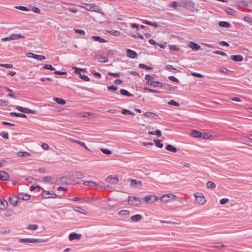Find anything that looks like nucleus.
Here are the masks:
<instances>
[{
  "label": "nucleus",
  "mask_w": 252,
  "mask_h": 252,
  "mask_svg": "<svg viewBox=\"0 0 252 252\" xmlns=\"http://www.w3.org/2000/svg\"><path fill=\"white\" fill-rule=\"evenodd\" d=\"M145 79L147 81L146 85L154 87L163 88L165 84L158 81H154L153 77L149 74H146Z\"/></svg>",
  "instance_id": "nucleus-1"
},
{
  "label": "nucleus",
  "mask_w": 252,
  "mask_h": 252,
  "mask_svg": "<svg viewBox=\"0 0 252 252\" xmlns=\"http://www.w3.org/2000/svg\"><path fill=\"white\" fill-rule=\"evenodd\" d=\"M47 240L37 238H21L19 239V242L25 243H38L45 242Z\"/></svg>",
  "instance_id": "nucleus-2"
},
{
  "label": "nucleus",
  "mask_w": 252,
  "mask_h": 252,
  "mask_svg": "<svg viewBox=\"0 0 252 252\" xmlns=\"http://www.w3.org/2000/svg\"><path fill=\"white\" fill-rule=\"evenodd\" d=\"M128 203L133 206L139 207L141 203L140 199L135 196H129L128 198Z\"/></svg>",
  "instance_id": "nucleus-3"
},
{
  "label": "nucleus",
  "mask_w": 252,
  "mask_h": 252,
  "mask_svg": "<svg viewBox=\"0 0 252 252\" xmlns=\"http://www.w3.org/2000/svg\"><path fill=\"white\" fill-rule=\"evenodd\" d=\"M42 197L45 199L47 198H62L63 197L61 195H58L57 194L55 193H51L49 191L44 190L42 193Z\"/></svg>",
  "instance_id": "nucleus-4"
},
{
  "label": "nucleus",
  "mask_w": 252,
  "mask_h": 252,
  "mask_svg": "<svg viewBox=\"0 0 252 252\" xmlns=\"http://www.w3.org/2000/svg\"><path fill=\"white\" fill-rule=\"evenodd\" d=\"M146 203L151 204L154 203L155 201L159 200V197L155 195L150 194L145 196L144 198Z\"/></svg>",
  "instance_id": "nucleus-5"
},
{
  "label": "nucleus",
  "mask_w": 252,
  "mask_h": 252,
  "mask_svg": "<svg viewBox=\"0 0 252 252\" xmlns=\"http://www.w3.org/2000/svg\"><path fill=\"white\" fill-rule=\"evenodd\" d=\"M196 198V201L200 205H203L206 202V200L204 196L200 193H196L194 194Z\"/></svg>",
  "instance_id": "nucleus-6"
},
{
  "label": "nucleus",
  "mask_w": 252,
  "mask_h": 252,
  "mask_svg": "<svg viewBox=\"0 0 252 252\" xmlns=\"http://www.w3.org/2000/svg\"><path fill=\"white\" fill-rule=\"evenodd\" d=\"M16 108L18 111L23 112L24 113L32 114H35L37 113V111L36 110H31L29 108L23 107L20 106H16Z\"/></svg>",
  "instance_id": "nucleus-7"
},
{
  "label": "nucleus",
  "mask_w": 252,
  "mask_h": 252,
  "mask_svg": "<svg viewBox=\"0 0 252 252\" xmlns=\"http://www.w3.org/2000/svg\"><path fill=\"white\" fill-rule=\"evenodd\" d=\"M26 56L28 58H33L39 61H42L46 59L45 57L44 56L36 55L32 53H27Z\"/></svg>",
  "instance_id": "nucleus-8"
},
{
  "label": "nucleus",
  "mask_w": 252,
  "mask_h": 252,
  "mask_svg": "<svg viewBox=\"0 0 252 252\" xmlns=\"http://www.w3.org/2000/svg\"><path fill=\"white\" fill-rule=\"evenodd\" d=\"M175 197V195L173 194H167L163 195L161 197H159V199L161 202L164 203H167L169 201V198H173Z\"/></svg>",
  "instance_id": "nucleus-9"
},
{
  "label": "nucleus",
  "mask_w": 252,
  "mask_h": 252,
  "mask_svg": "<svg viewBox=\"0 0 252 252\" xmlns=\"http://www.w3.org/2000/svg\"><path fill=\"white\" fill-rule=\"evenodd\" d=\"M9 179V176L8 174L4 171H0V181H8Z\"/></svg>",
  "instance_id": "nucleus-10"
},
{
  "label": "nucleus",
  "mask_w": 252,
  "mask_h": 252,
  "mask_svg": "<svg viewBox=\"0 0 252 252\" xmlns=\"http://www.w3.org/2000/svg\"><path fill=\"white\" fill-rule=\"evenodd\" d=\"M81 237V235L75 232H72L69 235V240L72 241L74 240H79Z\"/></svg>",
  "instance_id": "nucleus-11"
},
{
  "label": "nucleus",
  "mask_w": 252,
  "mask_h": 252,
  "mask_svg": "<svg viewBox=\"0 0 252 252\" xmlns=\"http://www.w3.org/2000/svg\"><path fill=\"white\" fill-rule=\"evenodd\" d=\"M19 200H28L31 198V195L24 193H19L17 195Z\"/></svg>",
  "instance_id": "nucleus-12"
},
{
  "label": "nucleus",
  "mask_w": 252,
  "mask_h": 252,
  "mask_svg": "<svg viewBox=\"0 0 252 252\" xmlns=\"http://www.w3.org/2000/svg\"><path fill=\"white\" fill-rule=\"evenodd\" d=\"M128 181L130 182L131 186L136 187V186H142V182L141 181H138L136 179H129Z\"/></svg>",
  "instance_id": "nucleus-13"
},
{
  "label": "nucleus",
  "mask_w": 252,
  "mask_h": 252,
  "mask_svg": "<svg viewBox=\"0 0 252 252\" xmlns=\"http://www.w3.org/2000/svg\"><path fill=\"white\" fill-rule=\"evenodd\" d=\"M126 55L130 58L135 59L137 57V53L135 51L128 49L126 50Z\"/></svg>",
  "instance_id": "nucleus-14"
},
{
  "label": "nucleus",
  "mask_w": 252,
  "mask_h": 252,
  "mask_svg": "<svg viewBox=\"0 0 252 252\" xmlns=\"http://www.w3.org/2000/svg\"><path fill=\"white\" fill-rule=\"evenodd\" d=\"M43 180L45 182H50L52 184H55L57 181V179L50 176H46L43 178Z\"/></svg>",
  "instance_id": "nucleus-15"
},
{
  "label": "nucleus",
  "mask_w": 252,
  "mask_h": 252,
  "mask_svg": "<svg viewBox=\"0 0 252 252\" xmlns=\"http://www.w3.org/2000/svg\"><path fill=\"white\" fill-rule=\"evenodd\" d=\"M106 181L112 184H116L118 183L119 179L117 177H112L111 176H109L106 178Z\"/></svg>",
  "instance_id": "nucleus-16"
},
{
  "label": "nucleus",
  "mask_w": 252,
  "mask_h": 252,
  "mask_svg": "<svg viewBox=\"0 0 252 252\" xmlns=\"http://www.w3.org/2000/svg\"><path fill=\"white\" fill-rule=\"evenodd\" d=\"M230 59L235 62H242L243 60V57L240 55H231Z\"/></svg>",
  "instance_id": "nucleus-17"
},
{
  "label": "nucleus",
  "mask_w": 252,
  "mask_h": 252,
  "mask_svg": "<svg viewBox=\"0 0 252 252\" xmlns=\"http://www.w3.org/2000/svg\"><path fill=\"white\" fill-rule=\"evenodd\" d=\"M189 46L190 48H191L193 50H194V51H197L200 48V46L198 44H197L192 41H190L189 43Z\"/></svg>",
  "instance_id": "nucleus-18"
},
{
  "label": "nucleus",
  "mask_w": 252,
  "mask_h": 252,
  "mask_svg": "<svg viewBox=\"0 0 252 252\" xmlns=\"http://www.w3.org/2000/svg\"><path fill=\"white\" fill-rule=\"evenodd\" d=\"M19 199L17 196H12L9 198L10 203L14 206H16L18 204Z\"/></svg>",
  "instance_id": "nucleus-19"
},
{
  "label": "nucleus",
  "mask_w": 252,
  "mask_h": 252,
  "mask_svg": "<svg viewBox=\"0 0 252 252\" xmlns=\"http://www.w3.org/2000/svg\"><path fill=\"white\" fill-rule=\"evenodd\" d=\"M69 140L71 142L77 143V144L80 145L81 146L84 147L86 149L89 150V149L88 148V147L86 145V144L84 142H81L80 141H77L71 138H69Z\"/></svg>",
  "instance_id": "nucleus-20"
},
{
  "label": "nucleus",
  "mask_w": 252,
  "mask_h": 252,
  "mask_svg": "<svg viewBox=\"0 0 252 252\" xmlns=\"http://www.w3.org/2000/svg\"><path fill=\"white\" fill-rule=\"evenodd\" d=\"M25 36L20 33H13L11 34V38L12 40H17L20 38H25Z\"/></svg>",
  "instance_id": "nucleus-21"
},
{
  "label": "nucleus",
  "mask_w": 252,
  "mask_h": 252,
  "mask_svg": "<svg viewBox=\"0 0 252 252\" xmlns=\"http://www.w3.org/2000/svg\"><path fill=\"white\" fill-rule=\"evenodd\" d=\"M83 184L85 186H89V187H97L98 186V184L94 182L91 181H86L84 182Z\"/></svg>",
  "instance_id": "nucleus-22"
},
{
  "label": "nucleus",
  "mask_w": 252,
  "mask_h": 252,
  "mask_svg": "<svg viewBox=\"0 0 252 252\" xmlns=\"http://www.w3.org/2000/svg\"><path fill=\"white\" fill-rule=\"evenodd\" d=\"M72 177L76 179H82L85 176L82 172H75L73 173Z\"/></svg>",
  "instance_id": "nucleus-23"
},
{
  "label": "nucleus",
  "mask_w": 252,
  "mask_h": 252,
  "mask_svg": "<svg viewBox=\"0 0 252 252\" xmlns=\"http://www.w3.org/2000/svg\"><path fill=\"white\" fill-rule=\"evenodd\" d=\"M17 155L19 157H29L31 154L27 152L19 151L17 153Z\"/></svg>",
  "instance_id": "nucleus-24"
},
{
  "label": "nucleus",
  "mask_w": 252,
  "mask_h": 252,
  "mask_svg": "<svg viewBox=\"0 0 252 252\" xmlns=\"http://www.w3.org/2000/svg\"><path fill=\"white\" fill-rule=\"evenodd\" d=\"M8 206V203L5 199L0 200V209L4 210Z\"/></svg>",
  "instance_id": "nucleus-25"
},
{
  "label": "nucleus",
  "mask_w": 252,
  "mask_h": 252,
  "mask_svg": "<svg viewBox=\"0 0 252 252\" xmlns=\"http://www.w3.org/2000/svg\"><path fill=\"white\" fill-rule=\"evenodd\" d=\"M142 219V216L140 215L137 214L134 216H132L130 218V220L133 222H138L140 221Z\"/></svg>",
  "instance_id": "nucleus-26"
},
{
  "label": "nucleus",
  "mask_w": 252,
  "mask_h": 252,
  "mask_svg": "<svg viewBox=\"0 0 252 252\" xmlns=\"http://www.w3.org/2000/svg\"><path fill=\"white\" fill-rule=\"evenodd\" d=\"M190 135L195 138H201V133L197 130H193L191 131Z\"/></svg>",
  "instance_id": "nucleus-27"
},
{
  "label": "nucleus",
  "mask_w": 252,
  "mask_h": 252,
  "mask_svg": "<svg viewBox=\"0 0 252 252\" xmlns=\"http://www.w3.org/2000/svg\"><path fill=\"white\" fill-rule=\"evenodd\" d=\"M142 23L145 24H146V25H149V26H153V27H156V28H157L158 26V25L157 23L156 22H150V21L146 20H143L142 21Z\"/></svg>",
  "instance_id": "nucleus-28"
},
{
  "label": "nucleus",
  "mask_w": 252,
  "mask_h": 252,
  "mask_svg": "<svg viewBox=\"0 0 252 252\" xmlns=\"http://www.w3.org/2000/svg\"><path fill=\"white\" fill-rule=\"evenodd\" d=\"M166 149L167 151H170L173 153H176L177 151V150L176 147H175L174 146H173L172 145H169V144H168L166 146Z\"/></svg>",
  "instance_id": "nucleus-29"
},
{
  "label": "nucleus",
  "mask_w": 252,
  "mask_h": 252,
  "mask_svg": "<svg viewBox=\"0 0 252 252\" xmlns=\"http://www.w3.org/2000/svg\"><path fill=\"white\" fill-rule=\"evenodd\" d=\"M219 26L220 27L227 28L230 27V24L227 22L220 21L219 23Z\"/></svg>",
  "instance_id": "nucleus-30"
},
{
  "label": "nucleus",
  "mask_w": 252,
  "mask_h": 252,
  "mask_svg": "<svg viewBox=\"0 0 252 252\" xmlns=\"http://www.w3.org/2000/svg\"><path fill=\"white\" fill-rule=\"evenodd\" d=\"M144 115L149 118L155 119L157 116L156 114L151 112H146L144 114Z\"/></svg>",
  "instance_id": "nucleus-31"
},
{
  "label": "nucleus",
  "mask_w": 252,
  "mask_h": 252,
  "mask_svg": "<svg viewBox=\"0 0 252 252\" xmlns=\"http://www.w3.org/2000/svg\"><path fill=\"white\" fill-rule=\"evenodd\" d=\"M74 210L83 215L87 214V212L85 210L79 207H77L75 208L74 209Z\"/></svg>",
  "instance_id": "nucleus-32"
},
{
  "label": "nucleus",
  "mask_w": 252,
  "mask_h": 252,
  "mask_svg": "<svg viewBox=\"0 0 252 252\" xmlns=\"http://www.w3.org/2000/svg\"><path fill=\"white\" fill-rule=\"evenodd\" d=\"M92 38L94 39L95 41H98L100 43H104L107 42V40L100 37L99 36H92Z\"/></svg>",
  "instance_id": "nucleus-33"
},
{
  "label": "nucleus",
  "mask_w": 252,
  "mask_h": 252,
  "mask_svg": "<svg viewBox=\"0 0 252 252\" xmlns=\"http://www.w3.org/2000/svg\"><path fill=\"white\" fill-rule=\"evenodd\" d=\"M53 100L56 101L57 103L60 104H65L66 102L65 101L61 98H58V97H54L53 98Z\"/></svg>",
  "instance_id": "nucleus-34"
},
{
  "label": "nucleus",
  "mask_w": 252,
  "mask_h": 252,
  "mask_svg": "<svg viewBox=\"0 0 252 252\" xmlns=\"http://www.w3.org/2000/svg\"><path fill=\"white\" fill-rule=\"evenodd\" d=\"M108 32L111 34V35L115 36H118L120 35V32L118 31H116L115 30L111 29L110 30L107 31Z\"/></svg>",
  "instance_id": "nucleus-35"
},
{
  "label": "nucleus",
  "mask_w": 252,
  "mask_h": 252,
  "mask_svg": "<svg viewBox=\"0 0 252 252\" xmlns=\"http://www.w3.org/2000/svg\"><path fill=\"white\" fill-rule=\"evenodd\" d=\"M10 115L12 116H15V117H22V118H26L27 116L22 113H18L16 112H11L10 113Z\"/></svg>",
  "instance_id": "nucleus-36"
},
{
  "label": "nucleus",
  "mask_w": 252,
  "mask_h": 252,
  "mask_svg": "<svg viewBox=\"0 0 252 252\" xmlns=\"http://www.w3.org/2000/svg\"><path fill=\"white\" fill-rule=\"evenodd\" d=\"M120 93L123 95L127 96L129 97H131L132 96V94H130L127 91H126V90H125V89H121L120 90Z\"/></svg>",
  "instance_id": "nucleus-37"
},
{
  "label": "nucleus",
  "mask_w": 252,
  "mask_h": 252,
  "mask_svg": "<svg viewBox=\"0 0 252 252\" xmlns=\"http://www.w3.org/2000/svg\"><path fill=\"white\" fill-rule=\"evenodd\" d=\"M206 187L209 189H214L216 188V185L213 182L208 181L206 183Z\"/></svg>",
  "instance_id": "nucleus-38"
},
{
  "label": "nucleus",
  "mask_w": 252,
  "mask_h": 252,
  "mask_svg": "<svg viewBox=\"0 0 252 252\" xmlns=\"http://www.w3.org/2000/svg\"><path fill=\"white\" fill-rule=\"evenodd\" d=\"M144 90H145V91H146V92H147L148 93H155V94H159L160 93V92L159 91L152 89H149V88H148L146 87L145 88Z\"/></svg>",
  "instance_id": "nucleus-39"
},
{
  "label": "nucleus",
  "mask_w": 252,
  "mask_h": 252,
  "mask_svg": "<svg viewBox=\"0 0 252 252\" xmlns=\"http://www.w3.org/2000/svg\"><path fill=\"white\" fill-rule=\"evenodd\" d=\"M138 66L140 68H143L148 70H150L152 69V67L147 66L143 63H140Z\"/></svg>",
  "instance_id": "nucleus-40"
},
{
  "label": "nucleus",
  "mask_w": 252,
  "mask_h": 252,
  "mask_svg": "<svg viewBox=\"0 0 252 252\" xmlns=\"http://www.w3.org/2000/svg\"><path fill=\"white\" fill-rule=\"evenodd\" d=\"M121 113L124 115H126V114H129V115H134L133 112H132L127 109H123V110H122Z\"/></svg>",
  "instance_id": "nucleus-41"
},
{
  "label": "nucleus",
  "mask_w": 252,
  "mask_h": 252,
  "mask_svg": "<svg viewBox=\"0 0 252 252\" xmlns=\"http://www.w3.org/2000/svg\"><path fill=\"white\" fill-rule=\"evenodd\" d=\"M98 61L101 63H107L108 61V59L106 57H105L103 56H100L98 58Z\"/></svg>",
  "instance_id": "nucleus-42"
},
{
  "label": "nucleus",
  "mask_w": 252,
  "mask_h": 252,
  "mask_svg": "<svg viewBox=\"0 0 252 252\" xmlns=\"http://www.w3.org/2000/svg\"><path fill=\"white\" fill-rule=\"evenodd\" d=\"M201 134L202 135L201 138H202L203 139H208L211 136V135L207 132L201 133Z\"/></svg>",
  "instance_id": "nucleus-43"
},
{
  "label": "nucleus",
  "mask_w": 252,
  "mask_h": 252,
  "mask_svg": "<svg viewBox=\"0 0 252 252\" xmlns=\"http://www.w3.org/2000/svg\"><path fill=\"white\" fill-rule=\"evenodd\" d=\"M225 246L224 245H222L221 243H217L215 245L212 246L211 248H225Z\"/></svg>",
  "instance_id": "nucleus-44"
},
{
  "label": "nucleus",
  "mask_w": 252,
  "mask_h": 252,
  "mask_svg": "<svg viewBox=\"0 0 252 252\" xmlns=\"http://www.w3.org/2000/svg\"><path fill=\"white\" fill-rule=\"evenodd\" d=\"M16 8L19 10L24 11H29V9L28 7L24 6H16Z\"/></svg>",
  "instance_id": "nucleus-45"
},
{
  "label": "nucleus",
  "mask_w": 252,
  "mask_h": 252,
  "mask_svg": "<svg viewBox=\"0 0 252 252\" xmlns=\"http://www.w3.org/2000/svg\"><path fill=\"white\" fill-rule=\"evenodd\" d=\"M0 135L1 137H2L4 139H8L9 138L8 133L4 131H2L0 133Z\"/></svg>",
  "instance_id": "nucleus-46"
},
{
  "label": "nucleus",
  "mask_w": 252,
  "mask_h": 252,
  "mask_svg": "<svg viewBox=\"0 0 252 252\" xmlns=\"http://www.w3.org/2000/svg\"><path fill=\"white\" fill-rule=\"evenodd\" d=\"M129 211L128 210H121L119 212V215L121 216H126L128 215Z\"/></svg>",
  "instance_id": "nucleus-47"
},
{
  "label": "nucleus",
  "mask_w": 252,
  "mask_h": 252,
  "mask_svg": "<svg viewBox=\"0 0 252 252\" xmlns=\"http://www.w3.org/2000/svg\"><path fill=\"white\" fill-rule=\"evenodd\" d=\"M155 145L158 148H162L163 146V144L160 143V141L159 140H155Z\"/></svg>",
  "instance_id": "nucleus-48"
},
{
  "label": "nucleus",
  "mask_w": 252,
  "mask_h": 252,
  "mask_svg": "<svg viewBox=\"0 0 252 252\" xmlns=\"http://www.w3.org/2000/svg\"><path fill=\"white\" fill-rule=\"evenodd\" d=\"M43 68L50 70H54L55 69L51 64H45L43 66Z\"/></svg>",
  "instance_id": "nucleus-49"
},
{
  "label": "nucleus",
  "mask_w": 252,
  "mask_h": 252,
  "mask_svg": "<svg viewBox=\"0 0 252 252\" xmlns=\"http://www.w3.org/2000/svg\"><path fill=\"white\" fill-rule=\"evenodd\" d=\"M168 104L170 105H173L177 107H179L180 106V104L179 103H177V102L173 100H171L170 101L168 102Z\"/></svg>",
  "instance_id": "nucleus-50"
},
{
  "label": "nucleus",
  "mask_w": 252,
  "mask_h": 252,
  "mask_svg": "<svg viewBox=\"0 0 252 252\" xmlns=\"http://www.w3.org/2000/svg\"><path fill=\"white\" fill-rule=\"evenodd\" d=\"M101 151L102 152L106 155H110L111 154V150L108 149H105V148H101Z\"/></svg>",
  "instance_id": "nucleus-51"
},
{
  "label": "nucleus",
  "mask_w": 252,
  "mask_h": 252,
  "mask_svg": "<svg viewBox=\"0 0 252 252\" xmlns=\"http://www.w3.org/2000/svg\"><path fill=\"white\" fill-rule=\"evenodd\" d=\"M0 66L4 67L7 68H11L13 67V65L12 64H0Z\"/></svg>",
  "instance_id": "nucleus-52"
},
{
  "label": "nucleus",
  "mask_w": 252,
  "mask_h": 252,
  "mask_svg": "<svg viewBox=\"0 0 252 252\" xmlns=\"http://www.w3.org/2000/svg\"><path fill=\"white\" fill-rule=\"evenodd\" d=\"M213 53L217 55H220L222 56H226L227 55L225 52H221L220 51H215L213 52Z\"/></svg>",
  "instance_id": "nucleus-53"
},
{
  "label": "nucleus",
  "mask_w": 252,
  "mask_h": 252,
  "mask_svg": "<svg viewBox=\"0 0 252 252\" xmlns=\"http://www.w3.org/2000/svg\"><path fill=\"white\" fill-rule=\"evenodd\" d=\"M80 78L85 81H89L90 78L86 75L80 74Z\"/></svg>",
  "instance_id": "nucleus-54"
},
{
  "label": "nucleus",
  "mask_w": 252,
  "mask_h": 252,
  "mask_svg": "<svg viewBox=\"0 0 252 252\" xmlns=\"http://www.w3.org/2000/svg\"><path fill=\"white\" fill-rule=\"evenodd\" d=\"M108 75L109 76H113V77H119L120 75V73H113V72H108Z\"/></svg>",
  "instance_id": "nucleus-55"
},
{
  "label": "nucleus",
  "mask_w": 252,
  "mask_h": 252,
  "mask_svg": "<svg viewBox=\"0 0 252 252\" xmlns=\"http://www.w3.org/2000/svg\"><path fill=\"white\" fill-rule=\"evenodd\" d=\"M38 225L37 224H30L29 225L28 228L32 230H36L38 228Z\"/></svg>",
  "instance_id": "nucleus-56"
},
{
  "label": "nucleus",
  "mask_w": 252,
  "mask_h": 252,
  "mask_svg": "<svg viewBox=\"0 0 252 252\" xmlns=\"http://www.w3.org/2000/svg\"><path fill=\"white\" fill-rule=\"evenodd\" d=\"M73 68L75 69V73L76 74H79V75L81 74V73H80L81 71H84V69H83L77 68L76 67H73Z\"/></svg>",
  "instance_id": "nucleus-57"
},
{
  "label": "nucleus",
  "mask_w": 252,
  "mask_h": 252,
  "mask_svg": "<svg viewBox=\"0 0 252 252\" xmlns=\"http://www.w3.org/2000/svg\"><path fill=\"white\" fill-rule=\"evenodd\" d=\"M107 88L109 91H115L117 90L118 87L117 86L112 85V86H108Z\"/></svg>",
  "instance_id": "nucleus-58"
},
{
  "label": "nucleus",
  "mask_w": 252,
  "mask_h": 252,
  "mask_svg": "<svg viewBox=\"0 0 252 252\" xmlns=\"http://www.w3.org/2000/svg\"><path fill=\"white\" fill-rule=\"evenodd\" d=\"M225 11L228 14L230 15H233L234 13V11L231 8H227V9L225 10Z\"/></svg>",
  "instance_id": "nucleus-59"
},
{
  "label": "nucleus",
  "mask_w": 252,
  "mask_h": 252,
  "mask_svg": "<svg viewBox=\"0 0 252 252\" xmlns=\"http://www.w3.org/2000/svg\"><path fill=\"white\" fill-rule=\"evenodd\" d=\"M74 31L77 33H79L82 35H85V31L82 30L74 29Z\"/></svg>",
  "instance_id": "nucleus-60"
},
{
  "label": "nucleus",
  "mask_w": 252,
  "mask_h": 252,
  "mask_svg": "<svg viewBox=\"0 0 252 252\" xmlns=\"http://www.w3.org/2000/svg\"><path fill=\"white\" fill-rule=\"evenodd\" d=\"M92 114L90 113L85 112L83 113L81 115H79L80 117L88 118Z\"/></svg>",
  "instance_id": "nucleus-61"
},
{
  "label": "nucleus",
  "mask_w": 252,
  "mask_h": 252,
  "mask_svg": "<svg viewBox=\"0 0 252 252\" xmlns=\"http://www.w3.org/2000/svg\"><path fill=\"white\" fill-rule=\"evenodd\" d=\"M191 74L193 76L197 77L198 78H202L203 76V75H202L201 74L199 73H196V72H193V73H192Z\"/></svg>",
  "instance_id": "nucleus-62"
},
{
  "label": "nucleus",
  "mask_w": 252,
  "mask_h": 252,
  "mask_svg": "<svg viewBox=\"0 0 252 252\" xmlns=\"http://www.w3.org/2000/svg\"><path fill=\"white\" fill-rule=\"evenodd\" d=\"M92 73L93 74H94V76L98 77V78L101 77V75L100 73L96 72L94 70H93L92 71Z\"/></svg>",
  "instance_id": "nucleus-63"
},
{
  "label": "nucleus",
  "mask_w": 252,
  "mask_h": 252,
  "mask_svg": "<svg viewBox=\"0 0 252 252\" xmlns=\"http://www.w3.org/2000/svg\"><path fill=\"white\" fill-rule=\"evenodd\" d=\"M229 200L227 198H222L220 201V203L222 205L225 204L228 202Z\"/></svg>",
  "instance_id": "nucleus-64"
}]
</instances>
